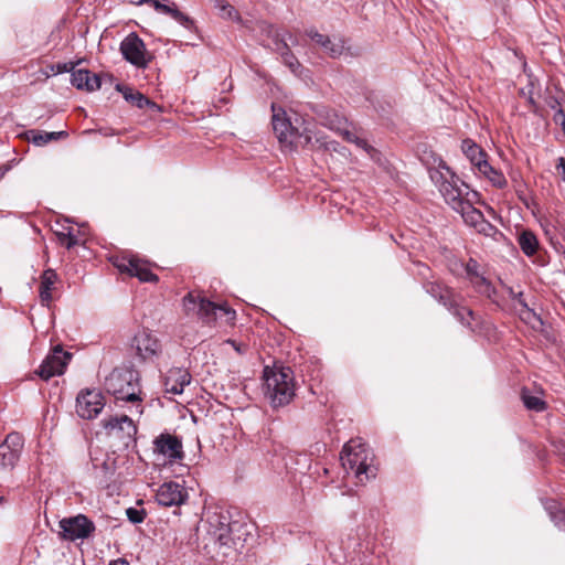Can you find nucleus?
I'll use <instances>...</instances> for the list:
<instances>
[{"mask_svg": "<svg viewBox=\"0 0 565 565\" xmlns=\"http://www.w3.org/2000/svg\"><path fill=\"white\" fill-rule=\"evenodd\" d=\"M265 395L273 407H281L295 396L294 373L290 367L268 366L264 370Z\"/></svg>", "mask_w": 565, "mask_h": 565, "instance_id": "1", "label": "nucleus"}, {"mask_svg": "<svg viewBox=\"0 0 565 565\" xmlns=\"http://www.w3.org/2000/svg\"><path fill=\"white\" fill-rule=\"evenodd\" d=\"M105 390L118 401L141 402L140 375L132 367L114 369L105 379Z\"/></svg>", "mask_w": 565, "mask_h": 565, "instance_id": "2", "label": "nucleus"}, {"mask_svg": "<svg viewBox=\"0 0 565 565\" xmlns=\"http://www.w3.org/2000/svg\"><path fill=\"white\" fill-rule=\"evenodd\" d=\"M271 111L273 129L281 145L297 147L298 145L307 146L311 142V130L303 129V131H300L298 128L294 127L282 107L271 104Z\"/></svg>", "mask_w": 565, "mask_h": 565, "instance_id": "3", "label": "nucleus"}, {"mask_svg": "<svg viewBox=\"0 0 565 565\" xmlns=\"http://www.w3.org/2000/svg\"><path fill=\"white\" fill-rule=\"evenodd\" d=\"M439 169L445 170L446 174L440 170H436L430 173V178L439 186V192L445 201L456 211L468 201L465 198V195H468V192H463L461 188L465 186V189H468V185L463 181H460L445 162L439 164Z\"/></svg>", "mask_w": 565, "mask_h": 565, "instance_id": "4", "label": "nucleus"}, {"mask_svg": "<svg viewBox=\"0 0 565 565\" xmlns=\"http://www.w3.org/2000/svg\"><path fill=\"white\" fill-rule=\"evenodd\" d=\"M340 459L343 468L348 472L352 471L360 481H363V476L366 480L375 477L374 469L367 463L369 449L361 440L351 439L348 441L343 447Z\"/></svg>", "mask_w": 565, "mask_h": 565, "instance_id": "5", "label": "nucleus"}, {"mask_svg": "<svg viewBox=\"0 0 565 565\" xmlns=\"http://www.w3.org/2000/svg\"><path fill=\"white\" fill-rule=\"evenodd\" d=\"M263 31H265L268 38L271 39L273 50L280 54L282 63L295 74L301 68V64L290 51L288 41L291 42L292 45L298 43L296 36H294L290 32L275 29L270 24H265L263 26Z\"/></svg>", "mask_w": 565, "mask_h": 565, "instance_id": "6", "label": "nucleus"}, {"mask_svg": "<svg viewBox=\"0 0 565 565\" xmlns=\"http://www.w3.org/2000/svg\"><path fill=\"white\" fill-rule=\"evenodd\" d=\"M120 52L124 58L138 68H146L151 61L145 42L136 32L129 33L120 43Z\"/></svg>", "mask_w": 565, "mask_h": 565, "instance_id": "7", "label": "nucleus"}, {"mask_svg": "<svg viewBox=\"0 0 565 565\" xmlns=\"http://www.w3.org/2000/svg\"><path fill=\"white\" fill-rule=\"evenodd\" d=\"M102 423L106 434L120 439L125 447H129L131 443L136 441L137 426L129 416H111Z\"/></svg>", "mask_w": 565, "mask_h": 565, "instance_id": "8", "label": "nucleus"}, {"mask_svg": "<svg viewBox=\"0 0 565 565\" xmlns=\"http://www.w3.org/2000/svg\"><path fill=\"white\" fill-rule=\"evenodd\" d=\"M63 537L70 541L88 539L95 532V524L84 514L65 518L60 521Z\"/></svg>", "mask_w": 565, "mask_h": 565, "instance_id": "9", "label": "nucleus"}, {"mask_svg": "<svg viewBox=\"0 0 565 565\" xmlns=\"http://www.w3.org/2000/svg\"><path fill=\"white\" fill-rule=\"evenodd\" d=\"M105 406V398L99 391L83 390L76 397V413L84 419H93L98 416Z\"/></svg>", "mask_w": 565, "mask_h": 565, "instance_id": "10", "label": "nucleus"}, {"mask_svg": "<svg viewBox=\"0 0 565 565\" xmlns=\"http://www.w3.org/2000/svg\"><path fill=\"white\" fill-rule=\"evenodd\" d=\"M71 358V353L57 345L53 349L52 353L43 360L35 373L44 381H49L56 375H62Z\"/></svg>", "mask_w": 565, "mask_h": 565, "instance_id": "11", "label": "nucleus"}, {"mask_svg": "<svg viewBox=\"0 0 565 565\" xmlns=\"http://www.w3.org/2000/svg\"><path fill=\"white\" fill-rule=\"evenodd\" d=\"M188 498L186 489L175 481L162 483L156 492V500L162 507H179L185 503Z\"/></svg>", "mask_w": 565, "mask_h": 565, "instance_id": "12", "label": "nucleus"}, {"mask_svg": "<svg viewBox=\"0 0 565 565\" xmlns=\"http://www.w3.org/2000/svg\"><path fill=\"white\" fill-rule=\"evenodd\" d=\"M182 440L177 435L162 433L153 440V450L170 461L181 460L184 457Z\"/></svg>", "mask_w": 565, "mask_h": 565, "instance_id": "13", "label": "nucleus"}, {"mask_svg": "<svg viewBox=\"0 0 565 565\" xmlns=\"http://www.w3.org/2000/svg\"><path fill=\"white\" fill-rule=\"evenodd\" d=\"M241 529L242 524L235 521L231 522L230 526L207 530V534L220 547L237 550L243 546L241 535H238Z\"/></svg>", "mask_w": 565, "mask_h": 565, "instance_id": "14", "label": "nucleus"}, {"mask_svg": "<svg viewBox=\"0 0 565 565\" xmlns=\"http://www.w3.org/2000/svg\"><path fill=\"white\" fill-rule=\"evenodd\" d=\"M183 307L186 312H194L206 321L213 320L216 316V303L200 294H186L183 298Z\"/></svg>", "mask_w": 565, "mask_h": 565, "instance_id": "15", "label": "nucleus"}, {"mask_svg": "<svg viewBox=\"0 0 565 565\" xmlns=\"http://www.w3.org/2000/svg\"><path fill=\"white\" fill-rule=\"evenodd\" d=\"M131 348L136 350L137 355L143 361L157 356L161 351L159 340L146 330L138 332L132 338Z\"/></svg>", "mask_w": 565, "mask_h": 565, "instance_id": "16", "label": "nucleus"}, {"mask_svg": "<svg viewBox=\"0 0 565 565\" xmlns=\"http://www.w3.org/2000/svg\"><path fill=\"white\" fill-rule=\"evenodd\" d=\"M191 382V374L183 367H171L164 375V387L167 393L181 394Z\"/></svg>", "mask_w": 565, "mask_h": 565, "instance_id": "17", "label": "nucleus"}, {"mask_svg": "<svg viewBox=\"0 0 565 565\" xmlns=\"http://www.w3.org/2000/svg\"><path fill=\"white\" fill-rule=\"evenodd\" d=\"M306 34L330 57L337 58L343 53L344 46L340 40L337 41L335 39H331L316 30H308Z\"/></svg>", "mask_w": 565, "mask_h": 565, "instance_id": "18", "label": "nucleus"}, {"mask_svg": "<svg viewBox=\"0 0 565 565\" xmlns=\"http://www.w3.org/2000/svg\"><path fill=\"white\" fill-rule=\"evenodd\" d=\"M153 8L156 11L170 15L174 21L180 23L186 30H194L195 23L193 19H191L185 13L181 12L174 2L163 3L160 0L153 1Z\"/></svg>", "mask_w": 565, "mask_h": 565, "instance_id": "19", "label": "nucleus"}, {"mask_svg": "<svg viewBox=\"0 0 565 565\" xmlns=\"http://www.w3.org/2000/svg\"><path fill=\"white\" fill-rule=\"evenodd\" d=\"M115 88L117 92L122 94L126 102L130 103L132 106H136L139 109H142L145 107H157V104L154 102L150 100L143 94H141L138 90H135L130 86L117 83Z\"/></svg>", "mask_w": 565, "mask_h": 565, "instance_id": "20", "label": "nucleus"}, {"mask_svg": "<svg viewBox=\"0 0 565 565\" xmlns=\"http://www.w3.org/2000/svg\"><path fill=\"white\" fill-rule=\"evenodd\" d=\"M424 288L427 294H429L444 307L452 306L451 300L457 296V294L451 288L439 281H427L424 285Z\"/></svg>", "mask_w": 565, "mask_h": 565, "instance_id": "21", "label": "nucleus"}, {"mask_svg": "<svg viewBox=\"0 0 565 565\" xmlns=\"http://www.w3.org/2000/svg\"><path fill=\"white\" fill-rule=\"evenodd\" d=\"M461 150L477 171L483 162H488L487 152L471 139L462 140Z\"/></svg>", "mask_w": 565, "mask_h": 565, "instance_id": "22", "label": "nucleus"}, {"mask_svg": "<svg viewBox=\"0 0 565 565\" xmlns=\"http://www.w3.org/2000/svg\"><path fill=\"white\" fill-rule=\"evenodd\" d=\"M459 295H457L452 300V306H446V308L454 315V317L465 327L473 330L472 321L476 320L475 312L465 306H461L459 302Z\"/></svg>", "mask_w": 565, "mask_h": 565, "instance_id": "23", "label": "nucleus"}, {"mask_svg": "<svg viewBox=\"0 0 565 565\" xmlns=\"http://www.w3.org/2000/svg\"><path fill=\"white\" fill-rule=\"evenodd\" d=\"M57 280V275L53 269H46L41 275V282L39 288V296L43 306L50 305L52 301V289Z\"/></svg>", "mask_w": 565, "mask_h": 565, "instance_id": "24", "label": "nucleus"}, {"mask_svg": "<svg viewBox=\"0 0 565 565\" xmlns=\"http://www.w3.org/2000/svg\"><path fill=\"white\" fill-rule=\"evenodd\" d=\"M29 134H30V138H29L30 141L34 146H38V147H42L51 141H57V140L65 139L68 137V132L65 130L47 132V131H41V130L33 129V130H30Z\"/></svg>", "mask_w": 565, "mask_h": 565, "instance_id": "25", "label": "nucleus"}, {"mask_svg": "<svg viewBox=\"0 0 565 565\" xmlns=\"http://www.w3.org/2000/svg\"><path fill=\"white\" fill-rule=\"evenodd\" d=\"M476 291L488 299H490L493 303H498L497 290L491 284L489 279H487L483 274L478 275L477 277L469 280Z\"/></svg>", "mask_w": 565, "mask_h": 565, "instance_id": "26", "label": "nucleus"}, {"mask_svg": "<svg viewBox=\"0 0 565 565\" xmlns=\"http://www.w3.org/2000/svg\"><path fill=\"white\" fill-rule=\"evenodd\" d=\"M477 172L486 177L493 186H497L499 189H502L508 184L504 174L500 170L494 169L489 163V161L483 162V164H481V169H479Z\"/></svg>", "mask_w": 565, "mask_h": 565, "instance_id": "27", "label": "nucleus"}, {"mask_svg": "<svg viewBox=\"0 0 565 565\" xmlns=\"http://www.w3.org/2000/svg\"><path fill=\"white\" fill-rule=\"evenodd\" d=\"M458 213L461 214L463 221L466 224L476 227L479 225L480 221L484 217L482 212L477 210L472 203L469 201H466L458 210H456Z\"/></svg>", "mask_w": 565, "mask_h": 565, "instance_id": "28", "label": "nucleus"}, {"mask_svg": "<svg viewBox=\"0 0 565 565\" xmlns=\"http://www.w3.org/2000/svg\"><path fill=\"white\" fill-rule=\"evenodd\" d=\"M518 243L520 245L521 250L526 256L534 255L539 248V241L535 234L531 231H522L518 237Z\"/></svg>", "mask_w": 565, "mask_h": 565, "instance_id": "29", "label": "nucleus"}, {"mask_svg": "<svg viewBox=\"0 0 565 565\" xmlns=\"http://www.w3.org/2000/svg\"><path fill=\"white\" fill-rule=\"evenodd\" d=\"M129 276L137 277L141 282H157L159 280V277L139 258H136V264H134Z\"/></svg>", "mask_w": 565, "mask_h": 565, "instance_id": "30", "label": "nucleus"}, {"mask_svg": "<svg viewBox=\"0 0 565 565\" xmlns=\"http://www.w3.org/2000/svg\"><path fill=\"white\" fill-rule=\"evenodd\" d=\"M521 399L529 411L541 413L547 408L546 402L539 396L532 395L530 390L526 387L521 391Z\"/></svg>", "mask_w": 565, "mask_h": 565, "instance_id": "31", "label": "nucleus"}, {"mask_svg": "<svg viewBox=\"0 0 565 565\" xmlns=\"http://www.w3.org/2000/svg\"><path fill=\"white\" fill-rule=\"evenodd\" d=\"M95 475L96 477L103 479L104 481H108L113 478L115 473V460L110 458L104 459L100 463L97 462V459L93 461Z\"/></svg>", "mask_w": 565, "mask_h": 565, "instance_id": "32", "label": "nucleus"}, {"mask_svg": "<svg viewBox=\"0 0 565 565\" xmlns=\"http://www.w3.org/2000/svg\"><path fill=\"white\" fill-rule=\"evenodd\" d=\"M19 458L20 456L12 452L7 445H0V469H13Z\"/></svg>", "mask_w": 565, "mask_h": 565, "instance_id": "33", "label": "nucleus"}, {"mask_svg": "<svg viewBox=\"0 0 565 565\" xmlns=\"http://www.w3.org/2000/svg\"><path fill=\"white\" fill-rule=\"evenodd\" d=\"M231 518L228 513H212L206 519L207 530H215L222 526H230Z\"/></svg>", "mask_w": 565, "mask_h": 565, "instance_id": "34", "label": "nucleus"}, {"mask_svg": "<svg viewBox=\"0 0 565 565\" xmlns=\"http://www.w3.org/2000/svg\"><path fill=\"white\" fill-rule=\"evenodd\" d=\"M136 258L137 257H135V256H131V257L114 256L110 259H111L113 265L120 273H126L129 275L131 271V268L134 267V264H136Z\"/></svg>", "mask_w": 565, "mask_h": 565, "instance_id": "35", "label": "nucleus"}, {"mask_svg": "<svg viewBox=\"0 0 565 565\" xmlns=\"http://www.w3.org/2000/svg\"><path fill=\"white\" fill-rule=\"evenodd\" d=\"M1 445H7L12 452L20 456L23 448V437L19 433H10Z\"/></svg>", "mask_w": 565, "mask_h": 565, "instance_id": "36", "label": "nucleus"}, {"mask_svg": "<svg viewBox=\"0 0 565 565\" xmlns=\"http://www.w3.org/2000/svg\"><path fill=\"white\" fill-rule=\"evenodd\" d=\"M521 319L527 323L531 324L533 328L536 327V324H542V319L536 312L529 308L527 303H523V309L520 311Z\"/></svg>", "mask_w": 565, "mask_h": 565, "instance_id": "37", "label": "nucleus"}, {"mask_svg": "<svg viewBox=\"0 0 565 565\" xmlns=\"http://www.w3.org/2000/svg\"><path fill=\"white\" fill-rule=\"evenodd\" d=\"M102 81L103 78L99 75L94 74L87 70V75L83 82L84 90L94 92L99 89L102 86Z\"/></svg>", "mask_w": 565, "mask_h": 565, "instance_id": "38", "label": "nucleus"}, {"mask_svg": "<svg viewBox=\"0 0 565 565\" xmlns=\"http://www.w3.org/2000/svg\"><path fill=\"white\" fill-rule=\"evenodd\" d=\"M126 515L132 524L142 523L146 518V511L143 509L128 508Z\"/></svg>", "mask_w": 565, "mask_h": 565, "instance_id": "39", "label": "nucleus"}, {"mask_svg": "<svg viewBox=\"0 0 565 565\" xmlns=\"http://www.w3.org/2000/svg\"><path fill=\"white\" fill-rule=\"evenodd\" d=\"M87 75V70H73L71 72V83L77 89H84L83 82Z\"/></svg>", "mask_w": 565, "mask_h": 565, "instance_id": "40", "label": "nucleus"}, {"mask_svg": "<svg viewBox=\"0 0 565 565\" xmlns=\"http://www.w3.org/2000/svg\"><path fill=\"white\" fill-rule=\"evenodd\" d=\"M76 64L77 63H74V62L56 63V64H52L50 66V70L54 75L63 74V73H71L75 68Z\"/></svg>", "mask_w": 565, "mask_h": 565, "instance_id": "41", "label": "nucleus"}, {"mask_svg": "<svg viewBox=\"0 0 565 565\" xmlns=\"http://www.w3.org/2000/svg\"><path fill=\"white\" fill-rule=\"evenodd\" d=\"M479 263L473 259L469 258V260L466 263L465 270L467 274V278L471 280L472 278L477 277L481 273L479 271Z\"/></svg>", "mask_w": 565, "mask_h": 565, "instance_id": "42", "label": "nucleus"}, {"mask_svg": "<svg viewBox=\"0 0 565 565\" xmlns=\"http://www.w3.org/2000/svg\"><path fill=\"white\" fill-rule=\"evenodd\" d=\"M58 238L62 243H64V239H66L65 247L67 249L73 248L75 245L78 244L77 237L72 233V230L68 228L67 233L61 232L58 233Z\"/></svg>", "mask_w": 565, "mask_h": 565, "instance_id": "43", "label": "nucleus"}, {"mask_svg": "<svg viewBox=\"0 0 565 565\" xmlns=\"http://www.w3.org/2000/svg\"><path fill=\"white\" fill-rule=\"evenodd\" d=\"M215 7L220 9V11L224 12L230 19H233L237 15L234 7L225 0H215Z\"/></svg>", "mask_w": 565, "mask_h": 565, "instance_id": "44", "label": "nucleus"}, {"mask_svg": "<svg viewBox=\"0 0 565 565\" xmlns=\"http://www.w3.org/2000/svg\"><path fill=\"white\" fill-rule=\"evenodd\" d=\"M551 520L554 522V524L559 529L565 531V510L564 509H557L555 512H552Z\"/></svg>", "mask_w": 565, "mask_h": 565, "instance_id": "45", "label": "nucleus"}, {"mask_svg": "<svg viewBox=\"0 0 565 565\" xmlns=\"http://www.w3.org/2000/svg\"><path fill=\"white\" fill-rule=\"evenodd\" d=\"M351 143H354L356 147L363 149L372 158L377 153V151L371 145H369L365 139L360 138L359 136H356L355 141H352Z\"/></svg>", "mask_w": 565, "mask_h": 565, "instance_id": "46", "label": "nucleus"}, {"mask_svg": "<svg viewBox=\"0 0 565 565\" xmlns=\"http://www.w3.org/2000/svg\"><path fill=\"white\" fill-rule=\"evenodd\" d=\"M478 233L484 234V235H491L495 227L488 222L484 217L480 221L479 225L475 227Z\"/></svg>", "mask_w": 565, "mask_h": 565, "instance_id": "47", "label": "nucleus"}, {"mask_svg": "<svg viewBox=\"0 0 565 565\" xmlns=\"http://www.w3.org/2000/svg\"><path fill=\"white\" fill-rule=\"evenodd\" d=\"M221 312L227 317V320H234L236 317L235 310L231 309L227 305H217L216 303V313Z\"/></svg>", "mask_w": 565, "mask_h": 565, "instance_id": "48", "label": "nucleus"}, {"mask_svg": "<svg viewBox=\"0 0 565 565\" xmlns=\"http://www.w3.org/2000/svg\"><path fill=\"white\" fill-rule=\"evenodd\" d=\"M553 447H554L555 454L565 463V441H563V440L555 441V443H553Z\"/></svg>", "mask_w": 565, "mask_h": 565, "instance_id": "49", "label": "nucleus"}, {"mask_svg": "<svg viewBox=\"0 0 565 565\" xmlns=\"http://www.w3.org/2000/svg\"><path fill=\"white\" fill-rule=\"evenodd\" d=\"M553 120L556 125L563 126V128L565 130V113L562 108L556 109V111L553 116Z\"/></svg>", "mask_w": 565, "mask_h": 565, "instance_id": "50", "label": "nucleus"}, {"mask_svg": "<svg viewBox=\"0 0 565 565\" xmlns=\"http://www.w3.org/2000/svg\"><path fill=\"white\" fill-rule=\"evenodd\" d=\"M556 173L561 177L562 181L565 182V159L559 157L555 166Z\"/></svg>", "mask_w": 565, "mask_h": 565, "instance_id": "51", "label": "nucleus"}, {"mask_svg": "<svg viewBox=\"0 0 565 565\" xmlns=\"http://www.w3.org/2000/svg\"><path fill=\"white\" fill-rule=\"evenodd\" d=\"M340 135L343 137L344 140L348 142L355 141L356 135L353 131H350L348 129L340 130Z\"/></svg>", "mask_w": 565, "mask_h": 565, "instance_id": "52", "label": "nucleus"}, {"mask_svg": "<svg viewBox=\"0 0 565 565\" xmlns=\"http://www.w3.org/2000/svg\"><path fill=\"white\" fill-rule=\"evenodd\" d=\"M546 511L550 514V518H552V512H555L557 509H561L558 503L556 501H550L545 505Z\"/></svg>", "mask_w": 565, "mask_h": 565, "instance_id": "53", "label": "nucleus"}, {"mask_svg": "<svg viewBox=\"0 0 565 565\" xmlns=\"http://www.w3.org/2000/svg\"><path fill=\"white\" fill-rule=\"evenodd\" d=\"M510 294L513 296L514 299L518 300L520 306L523 308V303H526L525 300L523 299V294L522 292L514 294L512 289H510Z\"/></svg>", "mask_w": 565, "mask_h": 565, "instance_id": "54", "label": "nucleus"}, {"mask_svg": "<svg viewBox=\"0 0 565 565\" xmlns=\"http://www.w3.org/2000/svg\"><path fill=\"white\" fill-rule=\"evenodd\" d=\"M108 565H129V563L124 558H117L111 561Z\"/></svg>", "mask_w": 565, "mask_h": 565, "instance_id": "55", "label": "nucleus"}, {"mask_svg": "<svg viewBox=\"0 0 565 565\" xmlns=\"http://www.w3.org/2000/svg\"><path fill=\"white\" fill-rule=\"evenodd\" d=\"M548 106L552 108V109H557V108H561L559 107V103L557 102V99L555 98H552L550 102H548Z\"/></svg>", "mask_w": 565, "mask_h": 565, "instance_id": "56", "label": "nucleus"}, {"mask_svg": "<svg viewBox=\"0 0 565 565\" xmlns=\"http://www.w3.org/2000/svg\"><path fill=\"white\" fill-rule=\"evenodd\" d=\"M231 343L233 344L234 349H235L238 353H243V351L241 350V347H239V345H236L234 341H231Z\"/></svg>", "mask_w": 565, "mask_h": 565, "instance_id": "57", "label": "nucleus"}, {"mask_svg": "<svg viewBox=\"0 0 565 565\" xmlns=\"http://www.w3.org/2000/svg\"><path fill=\"white\" fill-rule=\"evenodd\" d=\"M104 78L107 79L109 83H111L114 79L113 75L109 74H106Z\"/></svg>", "mask_w": 565, "mask_h": 565, "instance_id": "58", "label": "nucleus"}, {"mask_svg": "<svg viewBox=\"0 0 565 565\" xmlns=\"http://www.w3.org/2000/svg\"><path fill=\"white\" fill-rule=\"evenodd\" d=\"M114 135H115V131L113 129H110L107 132H104V136H114Z\"/></svg>", "mask_w": 565, "mask_h": 565, "instance_id": "59", "label": "nucleus"}, {"mask_svg": "<svg viewBox=\"0 0 565 565\" xmlns=\"http://www.w3.org/2000/svg\"><path fill=\"white\" fill-rule=\"evenodd\" d=\"M527 100H529L530 104L534 105V99H533V97L531 95L529 96Z\"/></svg>", "mask_w": 565, "mask_h": 565, "instance_id": "60", "label": "nucleus"}]
</instances>
